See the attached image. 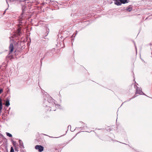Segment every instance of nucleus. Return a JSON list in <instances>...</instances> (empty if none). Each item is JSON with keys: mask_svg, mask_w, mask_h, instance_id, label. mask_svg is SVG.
<instances>
[{"mask_svg": "<svg viewBox=\"0 0 152 152\" xmlns=\"http://www.w3.org/2000/svg\"><path fill=\"white\" fill-rule=\"evenodd\" d=\"M43 98V106L45 107V112L55 111L56 108L53 107L56 106V104L52 98L46 92L45 93Z\"/></svg>", "mask_w": 152, "mask_h": 152, "instance_id": "nucleus-1", "label": "nucleus"}, {"mask_svg": "<svg viewBox=\"0 0 152 152\" xmlns=\"http://www.w3.org/2000/svg\"><path fill=\"white\" fill-rule=\"evenodd\" d=\"M114 4L117 6H121L122 4H125L129 2V0H113Z\"/></svg>", "mask_w": 152, "mask_h": 152, "instance_id": "nucleus-2", "label": "nucleus"}, {"mask_svg": "<svg viewBox=\"0 0 152 152\" xmlns=\"http://www.w3.org/2000/svg\"><path fill=\"white\" fill-rule=\"evenodd\" d=\"M22 34V33L21 31V27L19 26H18L17 27V30L15 32H14L13 34V37L14 38L16 37L20 36Z\"/></svg>", "mask_w": 152, "mask_h": 152, "instance_id": "nucleus-3", "label": "nucleus"}, {"mask_svg": "<svg viewBox=\"0 0 152 152\" xmlns=\"http://www.w3.org/2000/svg\"><path fill=\"white\" fill-rule=\"evenodd\" d=\"M136 90V91L135 93V94H140V95H144L146 96V95L142 91V89L141 88L137 87Z\"/></svg>", "mask_w": 152, "mask_h": 152, "instance_id": "nucleus-4", "label": "nucleus"}, {"mask_svg": "<svg viewBox=\"0 0 152 152\" xmlns=\"http://www.w3.org/2000/svg\"><path fill=\"white\" fill-rule=\"evenodd\" d=\"M37 0H29V7L34 6L37 4Z\"/></svg>", "mask_w": 152, "mask_h": 152, "instance_id": "nucleus-5", "label": "nucleus"}, {"mask_svg": "<svg viewBox=\"0 0 152 152\" xmlns=\"http://www.w3.org/2000/svg\"><path fill=\"white\" fill-rule=\"evenodd\" d=\"M35 148L36 149L38 150L39 152H41L44 150L43 147L41 145H36Z\"/></svg>", "mask_w": 152, "mask_h": 152, "instance_id": "nucleus-6", "label": "nucleus"}, {"mask_svg": "<svg viewBox=\"0 0 152 152\" xmlns=\"http://www.w3.org/2000/svg\"><path fill=\"white\" fill-rule=\"evenodd\" d=\"M48 1H49L48 2L49 3L52 4H54L55 6H57L58 4H59L56 1H51L50 0H48Z\"/></svg>", "mask_w": 152, "mask_h": 152, "instance_id": "nucleus-7", "label": "nucleus"}, {"mask_svg": "<svg viewBox=\"0 0 152 152\" xmlns=\"http://www.w3.org/2000/svg\"><path fill=\"white\" fill-rule=\"evenodd\" d=\"M9 50L10 53L12 52L14 49L13 45V44L11 43L9 47Z\"/></svg>", "mask_w": 152, "mask_h": 152, "instance_id": "nucleus-8", "label": "nucleus"}, {"mask_svg": "<svg viewBox=\"0 0 152 152\" xmlns=\"http://www.w3.org/2000/svg\"><path fill=\"white\" fill-rule=\"evenodd\" d=\"M49 51H47V52H46L45 54L43 56V57H42L41 58V59L40 61V63H41V65H42V60L45 58V57H46L47 56H48V53H49Z\"/></svg>", "mask_w": 152, "mask_h": 152, "instance_id": "nucleus-9", "label": "nucleus"}, {"mask_svg": "<svg viewBox=\"0 0 152 152\" xmlns=\"http://www.w3.org/2000/svg\"><path fill=\"white\" fill-rule=\"evenodd\" d=\"M132 8L131 5L129 6L128 7H127V8L126 9V10L129 12H130L132 11Z\"/></svg>", "mask_w": 152, "mask_h": 152, "instance_id": "nucleus-10", "label": "nucleus"}, {"mask_svg": "<svg viewBox=\"0 0 152 152\" xmlns=\"http://www.w3.org/2000/svg\"><path fill=\"white\" fill-rule=\"evenodd\" d=\"M58 37L57 40H58L59 39V41H60V38L61 39L60 40L61 41V42H59V44L60 45L61 43V44L63 40H61V39H62V38L63 37L61 35V34H58Z\"/></svg>", "mask_w": 152, "mask_h": 152, "instance_id": "nucleus-11", "label": "nucleus"}, {"mask_svg": "<svg viewBox=\"0 0 152 152\" xmlns=\"http://www.w3.org/2000/svg\"><path fill=\"white\" fill-rule=\"evenodd\" d=\"M2 99L0 98V114L1 112V110L2 108Z\"/></svg>", "mask_w": 152, "mask_h": 152, "instance_id": "nucleus-12", "label": "nucleus"}, {"mask_svg": "<svg viewBox=\"0 0 152 152\" xmlns=\"http://www.w3.org/2000/svg\"><path fill=\"white\" fill-rule=\"evenodd\" d=\"M55 49L54 48L53 49L51 50L48 51L49 52V53H48V56H50L52 55L53 54V51H54Z\"/></svg>", "mask_w": 152, "mask_h": 152, "instance_id": "nucleus-13", "label": "nucleus"}, {"mask_svg": "<svg viewBox=\"0 0 152 152\" xmlns=\"http://www.w3.org/2000/svg\"><path fill=\"white\" fill-rule=\"evenodd\" d=\"M10 105V100L8 99H7L5 102V105L8 107Z\"/></svg>", "mask_w": 152, "mask_h": 152, "instance_id": "nucleus-14", "label": "nucleus"}, {"mask_svg": "<svg viewBox=\"0 0 152 152\" xmlns=\"http://www.w3.org/2000/svg\"><path fill=\"white\" fill-rule=\"evenodd\" d=\"M22 5V10L23 11V12L24 11H25V8L27 7L26 6V5H23V4H21Z\"/></svg>", "mask_w": 152, "mask_h": 152, "instance_id": "nucleus-15", "label": "nucleus"}, {"mask_svg": "<svg viewBox=\"0 0 152 152\" xmlns=\"http://www.w3.org/2000/svg\"><path fill=\"white\" fill-rule=\"evenodd\" d=\"M19 142L20 143V145L21 146V148L23 147V143L22 142L21 140H19Z\"/></svg>", "mask_w": 152, "mask_h": 152, "instance_id": "nucleus-16", "label": "nucleus"}, {"mask_svg": "<svg viewBox=\"0 0 152 152\" xmlns=\"http://www.w3.org/2000/svg\"><path fill=\"white\" fill-rule=\"evenodd\" d=\"M48 31H49V29H48ZM47 32H48V33H46V34H45V36H43L44 37V38H45V39L46 38H45V37H46V36H47V35H48V33H49V31H48L47 30Z\"/></svg>", "mask_w": 152, "mask_h": 152, "instance_id": "nucleus-17", "label": "nucleus"}, {"mask_svg": "<svg viewBox=\"0 0 152 152\" xmlns=\"http://www.w3.org/2000/svg\"><path fill=\"white\" fill-rule=\"evenodd\" d=\"M6 134H7V136H9V137H12V135L11 134H10V133L7 132Z\"/></svg>", "mask_w": 152, "mask_h": 152, "instance_id": "nucleus-18", "label": "nucleus"}, {"mask_svg": "<svg viewBox=\"0 0 152 152\" xmlns=\"http://www.w3.org/2000/svg\"><path fill=\"white\" fill-rule=\"evenodd\" d=\"M10 152H14V149L12 147L11 148Z\"/></svg>", "mask_w": 152, "mask_h": 152, "instance_id": "nucleus-19", "label": "nucleus"}, {"mask_svg": "<svg viewBox=\"0 0 152 152\" xmlns=\"http://www.w3.org/2000/svg\"><path fill=\"white\" fill-rule=\"evenodd\" d=\"M76 33H75V32L72 35V36L75 37L76 36V35L77 34V31H76Z\"/></svg>", "mask_w": 152, "mask_h": 152, "instance_id": "nucleus-20", "label": "nucleus"}, {"mask_svg": "<svg viewBox=\"0 0 152 152\" xmlns=\"http://www.w3.org/2000/svg\"><path fill=\"white\" fill-rule=\"evenodd\" d=\"M56 106H57V107H58V108H60V109H61L60 107H61V105H60V104H57V105H56V106H55V107H56Z\"/></svg>", "mask_w": 152, "mask_h": 152, "instance_id": "nucleus-21", "label": "nucleus"}, {"mask_svg": "<svg viewBox=\"0 0 152 152\" xmlns=\"http://www.w3.org/2000/svg\"><path fill=\"white\" fill-rule=\"evenodd\" d=\"M136 94H134V95L132 97V99H133L134 98H135V97H136L137 96V95H136Z\"/></svg>", "mask_w": 152, "mask_h": 152, "instance_id": "nucleus-22", "label": "nucleus"}, {"mask_svg": "<svg viewBox=\"0 0 152 152\" xmlns=\"http://www.w3.org/2000/svg\"><path fill=\"white\" fill-rule=\"evenodd\" d=\"M3 91V89H0V94Z\"/></svg>", "mask_w": 152, "mask_h": 152, "instance_id": "nucleus-23", "label": "nucleus"}, {"mask_svg": "<svg viewBox=\"0 0 152 152\" xmlns=\"http://www.w3.org/2000/svg\"><path fill=\"white\" fill-rule=\"evenodd\" d=\"M132 99V98H130V99H128V100H126V101H125V102H124H124H129V101H130V100L131 99Z\"/></svg>", "mask_w": 152, "mask_h": 152, "instance_id": "nucleus-24", "label": "nucleus"}, {"mask_svg": "<svg viewBox=\"0 0 152 152\" xmlns=\"http://www.w3.org/2000/svg\"><path fill=\"white\" fill-rule=\"evenodd\" d=\"M29 46H30V42H31V39L30 38H29Z\"/></svg>", "mask_w": 152, "mask_h": 152, "instance_id": "nucleus-25", "label": "nucleus"}, {"mask_svg": "<svg viewBox=\"0 0 152 152\" xmlns=\"http://www.w3.org/2000/svg\"><path fill=\"white\" fill-rule=\"evenodd\" d=\"M6 0V3H7V4H8V6H9V4H8V2L7 1V0Z\"/></svg>", "mask_w": 152, "mask_h": 152, "instance_id": "nucleus-26", "label": "nucleus"}, {"mask_svg": "<svg viewBox=\"0 0 152 152\" xmlns=\"http://www.w3.org/2000/svg\"><path fill=\"white\" fill-rule=\"evenodd\" d=\"M42 54L41 53H40L39 54V56H42Z\"/></svg>", "mask_w": 152, "mask_h": 152, "instance_id": "nucleus-27", "label": "nucleus"}, {"mask_svg": "<svg viewBox=\"0 0 152 152\" xmlns=\"http://www.w3.org/2000/svg\"><path fill=\"white\" fill-rule=\"evenodd\" d=\"M134 45H135V48H136V49H137V48H136V45H135V43L134 42Z\"/></svg>", "mask_w": 152, "mask_h": 152, "instance_id": "nucleus-28", "label": "nucleus"}, {"mask_svg": "<svg viewBox=\"0 0 152 152\" xmlns=\"http://www.w3.org/2000/svg\"><path fill=\"white\" fill-rule=\"evenodd\" d=\"M29 19H30V18L29 17V21L31 20V21L32 20V19H31L30 20H29Z\"/></svg>", "mask_w": 152, "mask_h": 152, "instance_id": "nucleus-29", "label": "nucleus"}, {"mask_svg": "<svg viewBox=\"0 0 152 152\" xmlns=\"http://www.w3.org/2000/svg\"><path fill=\"white\" fill-rule=\"evenodd\" d=\"M23 3H24V4L25 3H26V2H24V1H23Z\"/></svg>", "mask_w": 152, "mask_h": 152, "instance_id": "nucleus-30", "label": "nucleus"}, {"mask_svg": "<svg viewBox=\"0 0 152 152\" xmlns=\"http://www.w3.org/2000/svg\"><path fill=\"white\" fill-rule=\"evenodd\" d=\"M7 9H6L5 10V12H4V14H5V12L6 10H7Z\"/></svg>", "mask_w": 152, "mask_h": 152, "instance_id": "nucleus-31", "label": "nucleus"}, {"mask_svg": "<svg viewBox=\"0 0 152 152\" xmlns=\"http://www.w3.org/2000/svg\"><path fill=\"white\" fill-rule=\"evenodd\" d=\"M149 44L150 45H152V43H150Z\"/></svg>", "mask_w": 152, "mask_h": 152, "instance_id": "nucleus-32", "label": "nucleus"}, {"mask_svg": "<svg viewBox=\"0 0 152 152\" xmlns=\"http://www.w3.org/2000/svg\"><path fill=\"white\" fill-rule=\"evenodd\" d=\"M29 16L30 15H30L29 13Z\"/></svg>", "mask_w": 152, "mask_h": 152, "instance_id": "nucleus-33", "label": "nucleus"}, {"mask_svg": "<svg viewBox=\"0 0 152 152\" xmlns=\"http://www.w3.org/2000/svg\"><path fill=\"white\" fill-rule=\"evenodd\" d=\"M30 33H29V36H30Z\"/></svg>", "mask_w": 152, "mask_h": 152, "instance_id": "nucleus-34", "label": "nucleus"}, {"mask_svg": "<svg viewBox=\"0 0 152 152\" xmlns=\"http://www.w3.org/2000/svg\"><path fill=\"white\" fill-rule=\"evenodd\" d=\"M27 3H28V1H27Z\"/></svg>", "mask_w": 152, "mask_h": 152, "instance_id": "nucleus-35", "label": "nucleus"}, {"mask_svg": "<svg viewBox=\"0 0 152 152\" xmlns=\"http://www.w3.org/2000/svg\"><path fill=\"white\" fill-rule=\"evenodd\" d=\"M124 103H123L122 104H121V106Z\"/></svg>", "mask_w": 152, "mask_h": 152, "instance_id": "nucleus-36", "label": "nucleus"}, {"mask_svg": "<svg viewBox=\"0 0 152 152\" xmlns=\"http://www.w3.org/2000/svg\"><path fill=\"white\" fill-rule=\"evenodd\" d=\"M152 56H151L152 57V53H151Z\"/></svg>", "mask_w": 152, "mask_h": 152, "instance_id": "nucleus-37", "label": "nucleus"}, {"mask_svg": "<svg viewBox=\"0 0 152 152\" xmlns=\"http://www.w3.org/2000/svg\"><path fill=\"white\" fill-rule=\"evenodd\" d=\"M0 152H1L0 151Z\"/></svg>", "mask_w": 152, "mask_h": 152, "instance_id": "nucleus-38", "label": "nucleus"}]
</instances>
